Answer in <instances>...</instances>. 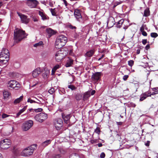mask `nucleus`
I'll return each instance as SVG.
<instances>
[{
	"label": "nucleus",
	"instance_id": "f257e3e1",
	"mask_svg": "<svg viewBox=\"0 0 158 158\" xmlns=\"http://www.w3.org/2000/svg\"><path fill=\"white\" fill-rule=\"evenodd\" d=\"M14 34V42L16 43L25 38L27 35L24 31L18 28H16L15 30Z\"/></svg>",
	"mask_w": 158,
	"mask_h": 158
},
{
	"label": "nucleus",
	"instance_id": "f03ea898",
	"mask_svg": "<svg viewBox=\"0 0 158 158\" xmlns=\"http://www.w3.org/2000/svg\"><path fill=\"white\" fill-rule=\"evenodd\" d=\"M67 41V38L64 35L58 36L56 39L55 46L56 48L58 49L63 47L66 44Z\"/></svg>",
	"mask_w": 158,
	"mask_h": 158
},
{
	"label": "nucleus",
	"instance_id": "7ed1b4c3",
	"mask_svg": "<svg viewBox=\"0 0 158 158\" xmlns=\"http://www.w3.org/2000/svg\"><path fill=\"white\" fill-rule=\"evenodd\" d=\"M9 59V53L8 49L2 48L0 53V62L4 64H6Z\"/></svg>",
	"mask_w": 158,
	"mask_h": 158
},
{
	"label": "nucleus",
	"instance_id": "20e7f679",
	"mask_svg": "<svg viewBox=\"0 0 158 158\" xmlns=\"http://www.w3.org/2000/svg\"><path fill=\"white\" fill-rule=\"evenodd\" d=\"M37 147L36 144H33L25 148L22 152L21 154L23 156L28 157L32 155Z\"/></svg>",
	"mask_w": 158,
	"mask_h": 158
},
{
	"label": "nucleus",
	"instance_id": "39448f33",
	"mask_svg": "<svg viewBox=\"0 0 158 158\" xmlns=\"http://www.w3.org/2000/svg\"><path fill=\"white\" fill-rule=\"evenodd\" d=\"M48 118L47 114L41 113L36 115L34 117L35 119L37 121L40 123L43 122Z\"/></svg>",
	"mask_w": 158,
	"mask_h": 158
},
{
	"label": "nucleus",
	"instance_id": "423d86ee",
	"mask_svg": "<svg viewBox=\"0 0 158 158\" xmlns=\"http://www.w3.org/2000/svg\"><path fill=\"white\" fill-rule=\"evenodd\" d=\"M33 124V122L32 120H29L23 124L22 129L23 131H27L32 127Z\"/></svg>",
	"mask_w": 158,
	"mask_h": 158
},
{
	"label": "nucleus",
	"instance_id": "0eeeda50",
	"mask_svg": "<svg viewBox=\"0 0 158 158\" xmlns=\"http://www.w3.org/2000/svg\"><path fill=\"white\" fill-rule=\"evenodd\" d=\"M62 120L60 118L56 119L54 122V126L57 130H60L63 126Z\"/></svg>",
	"mask_w": 158,
	"mask_h": 158
},
{
	"label": "nucleus",
	"instance_id": "6e6552de",
	"mask_svg": "<svg viewBox=\"0 0 158 158\" xmlns=\"http://www.w3.org/2000/svg\"><path fill=\"white\" fill-rule=\"evenodd\" d=\"M38 3L36 0H27V5L31 8H35Z\"/></svg>",
	"mask_w": 158,
	"mask_h": 158
},
{
	"label": "nucleus",
	"instance_id": "1a4fd4ad",
	"mask_svg": "<svg viewBox=\"0 0 158 158\" xmlns=\"http://www.w3.org/2000/svg\"><path fill=\"white\" fill-rule=\"evenodd\" d=\"M17 14L20 17L22 23L27 24L29 23L30 19L29 18H28L26 15H23L19 12H17Z\"/></svg>",
	"mask_w": 158,
	"mask_h": 158
},
{
	"label": "nucleus",
	"instance_id": "9d476101",
	"mask_svg": "<svg viewBox=\"0 0 158 158\" xmlns=\"http://www.w3.org/2000/svg\"><path fill=\"white\" fill-rule=\"evenodd\" d=\"M74 15L78 21L81 23L83 22L82 16L79 10L78 9L75 10Z\"/></svg>",
	"mask_w": 158,
	"mask_h": 158
},
{
	"label": "nucleus",
	"instance_id": "9b49d317",
	"mask_svg": "<svg viewBox=\"0 0 158 158\" xmlns=\"http://www.w3.org/2000/svg\"><path fill=\"white\" fill-rule=\"evenodd\" d=\"M64 55L62 53V51H58L55 55V59L56 61L57 62H60L63 58Z\"/></svg>",
	"mask_w": 158,
	"mask_h": 158
},
{
	"label": "nucleus",
	"instance_id": "f8f14e48",
	"mask_svg": "<svg viewBox=\"0 0 158 158\" xmlns=\"http://www.w3.org/2000/svg\"><path fill=\"white\" fill-rule=\"evenodd\" d=\"M19 86L20 85L15 80H12L8 82L7 85L8 87L13 88H14L15 87H19Z\"/></svg>",
	"mask_w": 158,
	"mask_h": 158
},
{
	"label": "nucleus",
	"instance_id": "ddd939ff",
	"mask_svg": "<svg viewBox=\"0 0 158 158\" xmlns=\"http://www.w3.org/2000/svg\"><path fill=\"white\" fill-rule=\"evenodd\" d=\"M101 75V72H97L93 74L91 78L93 81H98L100 79Z\"/></svg>",
	"mask_w": 158,
	"mask_h": 158
},
{
	"label": "nucleus",
	"instance_id": "4468645a",
	"mask_svg": "<svg viewBox=\"0 0 158 158\" xmlns=\"http://www.w3.org/2000/svg\"><path fill=\"white\" fill-rule=\"evenodd\" d=\"M47 35L48 38H50L52 36L55 35L56 31L50 28H48L46 29Z\"/></svg>",
	"mask_w": 158,
	"mask_h": 158
},
{
	"label": "nucleus",
	"instance_id": "2eb2a0df",
	"mask_svg": "<svg viewBox=\"0 0 158 158\" xmlns=\"http://www.w3.org/2000/svg\"><path fill=\"white\" fill-rule=\"evenodd\" d=\"M42 72V70L40 68H37L34 70L32 72V76L34 78L38 77Z\"/></svg>",
	"mask_w": 158,
	"mask_h": 158
},
{
	"label": "nucleus",
	"instance_id": "dca6fc26",
	"mask_svg": "<svg viewBox=\"0 0 158 158\" xmlns=\"http://www.w3.org/2000/svg\"><path fill=\"white\" fill-rule=\"evenodd\" d=\"M62 116L65 123L68 124L70 123V119L71 117L70 114L65 115L64 114L62 113Z\"/></svg>",
	"mask_w": 158,
	"mask_h": 158
},
{
	"label": "nucleus",
	"instance_id": "f3484780",
	"mask_svg": "<svg viewBox=\"0 0 158 158\" xmlns=\"http://www.w3.org/2000/svg\"><path fill=\"white\" fill-rule=\"evenodd\" d=\"M51 142L50 139H48L44 141L40 145L39 147L41 149H44L45 147L48 146Z\"/></svg>",
	"mask_w": 158,
	"mask_h": 158
},
{
	"label": "nucleus",
	"instance_id": "a211bd4d",
	"mask_svg": "<svg viewBox=\"0 0 158 158\" xmlns=\"http://www.w3.org/2000/svg\"><path fill=\"white\" fill-rule=\"evenodd\" d=\"M10 140L8 139H5L2 140L0 143V147H3L4 145H10Z\"/></svg>",
	"mask_w": 158,
	"mask_h": 158
},
{
	"label": "nucleus",
	"instance_id": "6ab92c4d",
	"mask_svg": "<svg viewBox=\"0 0 158 158\" xmlns=\"http://www.w3.org/2000/svg\"><path fill=\"white\" fill-rule=\"evenodd\" d=\"M95 52L94 49H91L88 51L85 54V56L88 57H91Z\"/></svg>",
	"mask_w": 158,
	"mask_h": 158
},
{
	"label": "nucleus",
	"instance_id": "aec40b11",
	"mask_svg": "<svg viewBox=\"0 0 158 158\" xmlns=\"http://www.w3.org/2000/svg\"><path fill=\"white\" fill-rule=\"evenodd\" d=\"M115 22L114 19L111 18L108 20L107 22V25L109 26L110 27H112L115 24Z\"/></svg>",
	"mask_w": 158,
	"mask_h": 158
},
{
	"label": "nucleus",
	"instance_id": "412c9836",
	"mask_svg": "<svg viewBox=\"0 0 158 158\" xmlns=\"http://www.w3.org/2000/svg\"><path fill=\"white\" fill-rule=\"evenodd\" d=\"M39 14L41 16L42 20H44L47 19V15L43 12L40 10L39 11Z\"/></svg>",
	"mask_w": 158,
	"mask_h": 158
},
{
	"label": "nucleus",
	"instance_id": "4be33fe9",
	"mask_svg": "<svg viewBox=\"0 0 158 158\" xmlns=\"http://www.w3.org/2000/svg\"><path fill=\"white\" fill-rule=\"evenodd\" d=\"M90 96V94L89 92H86L84 94V96L83 97V100L84 101L86 100L89 98Z\"/></svg>",
	"mask_w": 158,
	"mask_h": 158
},
{
	"label": "nucleus",
	"instance_id": "5701e85b",
	"mask_svg": "<svg viewBox=\"0 0 158 158\" xmlns=\"http://www.w3.org/2000/svg\"><path fill=\"white\" fill-rule=\"evenodd\" d=\"M50 11H51L52 15L53 16H57V9L56 8H55L54 9L52 8H50L49 9Z\"/></svg>",
	"mask_w": 158,
	"mask_h": 158
},
{
	"label": "nucleus",
	"instance_id": "b1692460",
	"mask_svg": "<svg viewBox=\"0 0 158 158\" xmlns=\"http://www.w3.org/2000/svg\"><path fill=\"white\" fill-rule=\"evenodd\" d=\"M10 93L6 90H4L3 92V98L4 99L7 98L10 95Z\"/></svg>",
	"mask_w": 158,
	"mask_h": 158
},
{
	"label": "nucleus",
	"instance_id": "393cba45",
	"mask_svg": "<svg viewBox=\"0 0 158 158\" xmlns=\"http://www.w3.org/2000/svg\"><path fill=\"white\" fill-rule=\"evenodd\" d=\"M124 23V20L123 19H122L120 20L116 24V27L118 28H120L122 25Z\"/></svg>",
	"mask_w": 158,
	"mask_h": 158
},
{
	"label": "nucleus",
	"instance_id": "a878e982",
	"mask_svg": "<svg viewBox=\"0 0 158 158\" xmlns=\"http://www.w3.org/2000/svg\"><path fill=\"white\" fill-rule=\"evenodd\" d=\"M44 44L43 43L42 41H40L39 42L36 43L34 45V46L35 47H43Z\"/></svg>",
	"mask_w": 158,
	"mask_h": 158
},
{
	"label": "nucleus",
	"instance_id": "bb28decb",
	"mask_svg": "<svg viewBox=\"0 0 158 158\" xmlns=\"http://www.w3.org/2000/svg\"><path fill=\"white\" fill-rule=\"evenodd\" d=\"M150 12L149 9L147 8L144 11L143 16L145 17H148L150 15Z\"/></svg>",
	"mask_w": 158,
	"mask_h": 158
},
{
	"label": "nucleus",
	"instance_id": "cd10ccee",
	"mask_svg": "<svg viewBox=\"0 0 158 158\" xmlns=\"http://www.w3.org/2000/svg\"><path fill=\"white\" fill-rule=\"evenodd\" d=\"M23 96H21L19 98H17L15 100L14 103L15 104H16L19 103L21 101H22L23 98Z\"/></svg>",
	"mask_w": 158,
	"mask_h": 158
},
{
	"label": "nucleus",
	"instance_id": "c85d7f7f",
	"mask_svg": "<svg viewBox=\"0 0 158 158\" xmlns=\"http://www.w3.org/2000/svg\"><path fill=\"white\" fill-rule=\"evenodd\" d=\"M73 60H72L69 59L66 64V66L67 67L70 66L73 64Z\"/></svg>",
	"mask_w": 158,
	"mask_h": 158
},
{
	"label": "nucleus",
	"instance_id": "c756f323",
	"mask_svg": "<svg viewBox=\"0 0 158 158\" xmlns=\"http://www.w3.org/2000/svg\"><path fill=\"white\" fill-rule=\"evenodd\" d=\"M75 98L77 101H80L82 98V95L81 94H77L76 95Z\"/></svg>",
	"mask_w": 158,
	"mask_h": 158
},
{
	"label": "nucleus",
	"instance_id": "7c9ffc66",
	"mask_svg": "<svg viewBox=\"0 0 158 158\" xmlns=\"http://www.w3.org/2000/svg\"><path fill=\"white\" fill-rule=\"evenodd\" d=\"M26 108L27 106H25L23 109L20 110L19 112L17 114L16 117H18L21 113H22L26 110Z\"/></svg>",
	"mask_w": 158,
	"mask_h": 158
},
{
	"label": "nucleus",
	"instance_id": "2f4dec72",
	"mask_svg": "<svg viewBox=\"0 0 158 158\" xmlns=\"http://www.w3.org/2000/svg\"><path fill=\"white\" fill-rule=\"evenodd\" d=\"M61 156V155L60 154L55 153L53 154L52 156V158H60Z\"/></svg>",
	"mask_w": 158,
	"mask_h": 158
},
{
	"label": "nucleus",
	"instance_id": "473e14b6",
	"mask_svg": "<svg viewBox=\"0 0 158 158\" xmlns=\"http://www.w3.org/2000/svg\"><path fill=\"white\" fill-rule=\"evenodd\" d=\"M68 87L70 89L72 90H75L77 89L76 87L72 85H68Z\"/></svg>",
	"mask_w": 158,
	"mask_h": 158
},
{
	"label": "nucleus",
	"instance_id": "72a5a7b5",
	"mask_svg": "<svg viewBox=\"0 0 158 158\" xmlns=\"http://www.w3.org/2000/svg\"><path fill=\"white\" fill-rule=\"evenodd\" d=\"M146 98V96H144L143 95V94L141 95L140 96V98L139 99V101H142L145 99Z\"/></svg>",
	"mask_w": 158,
	"mask_h": 158
},
{
	"label": "nucleus",
	"instance_id": "f704fd0d",
	"mask_svg": "<svg viewBox=\"0 0 158 158\" xmlns=\"http://www.w3.org/2000/svg\"><path fill=\"white\" fill-rule=\"evenodd\" d=\"M158 36L157 33L153 32L151 33V36L153 38H156Z\"/></svg>",
	"mask_w": 158,
	"mask_h": 158
},
{
	"label": "nucleus",
	"instance_id": "c9c22d12",
	"mask_svg": "<svg viewBox=\"0 0 158 158\" xmlns=\"http://www.w3.org/2000/svg\"><path fill=\"white\" fill-rule=\"evenodd\" d=\"M143 94V95L144 96H145L147 98L148 97L151 96V93L149 92H147L144 93Z\"/></svg>",
	"mask_w": 158,
	"mask_h": 158
},
{
	"label": "nucleus",
	"instance_id": "e433bc0d",
	"mask_svg": "<svg viewBox=\"0 0 158 158\" xmlns=\"http://www.w3.org/2000/svg\"><path fill=\"white\" fill-rule=\"evenodd\" d=\"M134 63V61L132 60H131L128 61V64L131 67L133 65Z\"/></svg>",
	"mask_w": 158,
	"mask_h": 158
},
{
	"label": "nucleus",
	"instance_id": "4c0bfd02",
	"mask_svg": "<svg viewBox=\"0 0 158 158\" xmlns=\"http://www.w3.org/2000/svg\"><path fill=\"white\" fill-rule=\"evenodd\" d=\"M60 67V66L59 64L56 65L53 68V69L52 70V71L53 70L54 71H56L57 69H59Z\"/></svg>",
	"mask_w": 158,
	"mask_h": 158
},
{
	"label": "nucleus",
	"instance_id": "58836bf2",
	"mask_svg": "<svg viewBox=\"0 0 158 158\" xmlns=\"http://www.w3.org/2000/svg\"><path fill=\"white\" fill-rule=\"evenodd\" d=\"M27 102H30L31 103H35L36 102L35 101L33 100H32L30 98H28V99Z\"/></svg>",
	"mask_w": 158,
	"mask_h": 158
},
{
	"label": "nucleus",
	"instance_id": "ea45409f",
	"mask_svg": "<svg viewBox=\"0 0 158 158\" xmlns=\"http://www.w3.org/2000/svg\"><path fill=\"white\" fill-rule=\"evenodd\" d=\"M10 116V115H8L5 113H3L2 115V117L3 118H4Z\"/></svg>",
	"mask_w": 158,
	"mask_h": 158
},
{
	"label": "nucleus",
	"instance_id": "a19ab883",
	"mask_svg": "<svg viewBox=\"0 0 158 158\" xmlns=\"http://www.w3.org/2000/svg\"><path fill=\"white\" fill-rule=\"evenodd\" d=\"M48 92L51 94H52L55 92L54 89L53 88H52L48 90Z\"/></svg>",
	"mask_w": 158,
	"mask_h": 158
},
{
	"label": "nucleus",
	"instance_id": "79ce46f5",
	"mask_svg": "<svg viewBox=\"0 0 158 158\" xmlns=\"http://www.w3.org/2000/svg\"><path fill=\"white\" fill-rule=\"evenodd\" d=\"M100 130L98 127H97L94 130V132L98 134H100Z\"/></svg>",
	"mask_w": 158,
	"mask_h": 158
},
{
	"label": "nucleus",
	"instance_id": "37998d69",
	"mask_svg": "<svg viewBox=\"0 0 158 158\" xmlns=\"http://www.w3.org/2000/svg\"><path fill=\"white\" fill-rule=\"evenodd\" d=\"M10 146L8 145H4V146L3 147H1V148L3 149H6L9 148L10 147Z\"/></svg>",
	"mask_w": 158,
	"mask_h": 158
},
{
	"label": "nucleus",
	"instance_id": "c03bdc74",
	"mask_svg": "<svg viewBox=\"0 0 158 158\" xmlns=\"http://www.w3.org/2000/svg\"><path fill=\"white\" fill-rule=\"evenodd\" d=\"M42 110L43 109L41 108H38L37 109H34V111L36 112H40L42 111Z\"/></svg>",
	"mask_w": 158,
	"mask_h": 158
},
{
	"label": "nucleus",
	"instance_id": "a18cd8bd",
	"mask_svg": "<svg viewBox=\"0 0 158 158\" xmlns=\"http://www.w3.org/2000/svg\"><path fill=\"white\" fill-rule=\"evenodd\" d=\"M105 156V154L103 152H102L101 153L100 155V157L101 158H104Z\"/></svg>",
	"mask_w": 158,
	"mask_h": 158
},
{
	"label": "nucleus",
	"instance_id": "49530a36",
	"mask_svg": "<svg viewBox=\"0 0 158 158\" xmlns=\"http://www.w3.org/2000/svg\"><path fill=\"white\" fill-rule=\"evenodd\" d=\"M69 27L72 29H76V27L75 26H73L71 25H68Z\"/></svg>",
	"mask_w": 158,
	"mask_h": 158
},
{
	"label": "nucleus",
	"instance_id": "de8ad7c7",
	"mask_svg": "<svg viewBox=\"0 0 158 158\" xmlns=\"http://www.w3.org/2000/svg\"><path fill=\"white\" fill-rule=\"evenodd\" d=\"M128 75H125L123 76V79L124 81H126L128 78Z\"/></svg>",
	"mask_w": 158,
	"mask_h": 158
},
{
	"label": "nucleus",
	"instance_id": "09e8293b",
	"mask_svg": "<svg viewBox=\"0 0 158 158\" xmlns=\"http://www.w3.org/2000/svg\"><path fill=\"white\" fill-rule=\"evenodd\" d=\"M142 43L143 45H145L147 43V40H143L142 41Z\"/></svg>",
	"mask_w": 158,
	"mask_h": 158
},
{
	"label": "nucleus",
	"instance_id": "8fccbe9b",
	"mask_svg": "<svg viewBox=\"0 0 158 158\" xmlns=\"http://www.w3.org/2000/svg\"><path fill=\"white\" fill-rule=\"evenodd\" d=\"M141 33H142V35H143L144 36H147V32L144 31H143L142 32H141Z\"/></svg>",
	"mask_w": 158,
	"mask_h": 158
},
{
	"label": "nucleus",
	"instance_id": "3c124183",
	"mask_svg": "<svg viewBox=\"0 0 158 158\" xmlns=\"http://www.w3.org/2000/svg\"><path fill=\"white\" fill-rule=\"evenodd\" d=\"M97 142V139H94V140L92 139V140H90V142L92 144L95 143Z\"/></svg>",
	"mask_w": 158,
	"mask_h": 158
},
{
	"label": "nucleus",
	"instance_id": "603ef678",
	"mask_svg": "<svg viewBox=\"0 0 158 158\" xmlns=\"http://www.w3.org/2000/svg\"><path fill=\"white\" fill-rule=\"evenodd\" d=\"M59 151H60V152L62 154H64L65 152V151L64 150L62 149H59Z\"/></svg>",
	"mask_w": 158,
	"mask_h": 158
},
{
	"label": "nucleus",
	"instance_id": "864d4df0",
	"mask_svg": "<svg viewBox=\"0 0 158 158\" xmlns=\"http://www.w3.org/2000/svg\"><path fill=\"white\" fill-rule=\"evenodd\" d=\"M150 48V45L149 44H147L145 47L146 50H148Z\"/></svg>",
	"mask_w": 158,
	"mask_h": 158
},
{
	"label": "nucleus",
	"instance_id": "5fc2aeb1",
	"mask_svg": "<svg viewBox=\"0 0 158 158\" xmlns=\"http://www.w3.org/2000/svg\"><path fill=\"white\" fill-rule=\"evenodd\" d=\"M130 106L131 107H135V104L133 102H131L130 103Z\"/></svg>",
	"mask_w": 158,
	"mask_h": 158
},
{
	"label": "nucleus",
	"instance_id": "6e6d98bb",
	"mask_svg": "<svg viewBox=\"0 0 158 158\" xmlns=\"http://www.w3.org/2000/svg\"><path fill=\"white\" fill-rule=\"evenodd\" d=\"M150 143V141H148L146 143H145V145L147 146H148L149 145Z\"/></svg>",
	"mask_w": 158,
	"mask_h": 158
},
{
	"label": "nucleus",
	"instance_id": "4d7b16f0",
	"mask_svg": "<svg viewBox=\"0 0 158 158\" xmlns=\"http://www.w3.org/2000/svg\"><path fill=\"white\" fill-rule=\"evenodd\" d=\"M144 27H143V26L140 28V31L141 32L143 31H144Z\"/></svg>",
	"mask_w": 158,
	"mask_h": 158
},
{
	"label": "nucleus",
	"instance_id": "13d9d810",
	"mask_svg": "<svg viewBox=\"0 0 158 158\" xmlns=\"http://www.w3.org/2000/svg\"><path fill=\"white\" fill-rule=\"evenodd\" d=\"M44 77V78H47V73H43V75Z\"/></svg>",
	"mask_w": 158,
	"mask_h": 158
},
{
	"label": "nucleus",
	"instance_id": "bf43d9fd",
	"mask_svg": "<svg viewBox=\"0 0 158 158\" xmlns=\"http://www.w3.org/2000/svg\"><path fill=\"white\" fill-rule=\"evenodd\" d=\"M63 1V2L64 3L65 6H67V2L66 0H62Z\"/></svg>",
	"mask_w": 158,
	"mask_h": 158
},
{
	"label": "nucleus",
	"instance_id": "052dcab7",
	"mask_svg": "<svg viewBox=\"0 0 158 158\" xmlns=\"http://www.w3.org/2000/svg\"><path fill=\"white\" fill-rule=\"evenodd\" d=\"M34 110V109H29L27 110L28 113H29L31 111H33V110Z\"/></svg>",
	"mask_w": 158,
	"mask_h": 158
},
{
	"label": "nucleus",
	"instance_id": "680f3d73",
	"mask_svg": "<svg viewBox=\"0 0 158 158\" xmlns=\"http://www.w3.org/2000/svg\"><path fill=\"white\" fill-rule=\"evenodd\" d=\"M37 100V101H36L35 103H37L38 104H40L41 103V101H40V100H38V99L35 98Z\"/></svg>",
	"mask_w": 158,
	"mask_h": 158
},
{
	"label": "nucleus",
	"instance_id": "e2e57ef3",
	"mask_svg": "<svg viewBox=\"0 0 158 158\" xmlns=\"http://www.w3.org/2000/svg\"><path fill=\"white\" fill-rule=\"evenodd\" d=\"M117 124L118 125H121L122 124V122H117Z\"/></svg>",
	"mask_w": 158,
	"mask_h": 158
},
{
	"label": "nucleus",
	"instance_id": "0e129e2a",
	"mask_svg": "<svg viewBox=\"0 0 158 158\" xmlns=\"http://www.w3.org/2000/svg\"><path fill=\"white\" fill-rule=\"evenodd\" d=\"M33 20H34V22H36V21H38L37 19L36 18L33 17Z\"/></svg>",
	"mask_w": 158,
	"mask_h": 158
},
{
	"label": "nucleus",
	"instance_id": "69168bd1",
	"mask_svg": "<svg viewBox=\"0 0 158 158\" xmlns=\"http://www.w3.org/2000/svg\"><path fill=\"white\" fill-rule=\"evenodd\" d=\"M97 145H98V147H101L102 146V143H99L97 144Z\"/></svg>",
	"mask_w": 158,
	"mask_h": 158
},
{
	"label": "nucleus",
	"instance_id": "338daca9",
	"mask_svg": "<svg viewBox=\"0 0 158 158\" xmlns=\"http://www.w3.org/2000/svg\"><path fill=\"white\" fill-rule=\"evenodd\" d=\"M95 90H93L92 91L91 93V95H94L95 93Z\"/></svg>",
	"mask_w": 158,
	"mask_h": 158
},
{
	"label": "nucleus",
	"instance_id": "774afa93",
	"mask_svg": "<svg viewBox=\"0 0 158 158\" xmlns=\"http://www.w3.org/2000/svg\"><path fill=\"white\" fill-rule=\"evenodd\" d=\"M128 27V26H125L123 27V28L124 29H125V30L126 29H127Z\"/></svg>",
	"mask_w": 158,
	"mask_h": 158
}]
</instances>
